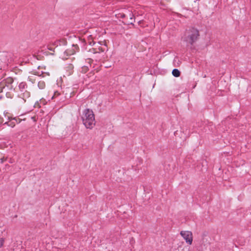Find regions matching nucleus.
<instances>
[{"label":"nucleus","instance_id":"9d476101","mask_svg":"<svg viewBox=\"0 0 251 251\" xmlns=\"http://www.w3.org/2000/svg\"><path fill=\"white\" fill-rule=\"evenodd\" d=\"M4 242V239L3 238H0V248H1Z\"/></svg>","mask_w":251,"mask_h":251},{"label":"nucleus","instance_id":"f03ea898","mask_svg":"<svg viewBox=\"0 0 251 251\" xmlns=\"http://www.w3.org/2000/svg\"><path fill=\"white\" fill-rule=\"evenodd\" d=\"M199 36V31L197 29L191 28L186 31L185 41L187 43L192 45L197 40Z\"/></svg>","mask_w":251,"mask_h":251},{"label":"nucleus","instance_id":"4468645a","mask_svg":"<svg viewBox=\"0 0 251 251\" xmlns=\"http://www.w3.org/2000/svg\"><path fill=\"white\" fill-rule=\"evenodd\" d=\"M120 17L122 18H124L127 16V15L126 14H124V13L120 14Z\"/></svg>","mask_w":251,"mask_h":251},{"label":"nucleus","instance_id":"f3484780","mask_svg":"<svg viewBox=\"0 0 251 251\" xmlns=\"http://www.w3.org/2000/svg\"><path fill=\"white\" fill-rule=\"evenodd\" d=\"M83 69H84V71H85L87 70V68H83Z\"/></svg>","mask_w":251,"mask_h":251},{"label":"nucleus","instance_id":"9b49d317","mask_svg":"<svg viewBox=\"0 0 251 251\" xmlns=\"http://www.w3.org/2000/svg\"><path fill=\"white\" fill-rule=\"evenodd\" d=\"M7 82L8 83H12L13 82V79L12 78H8L6 80Z\"/></svg>","mask_w":251,"mask_h":251},{"label":"nucleus","instance_id":"20e7f679","mask_svg":"<svg viewBox=\"0 0 251 251\" xmlns=\"http://www.w3.org/2000/svg\"><path fill=\"white\" fill-rule=\"evenodd\" d=\"M181 236L189 245H191L193 241L192 233L189 231H181L180 233Z\"/></svg>","mask_w":251,"mask_h":251},{"label":"nucleus","instance_id":"dca6fc26","mask_svg":"<svg viewBox=\"0 0 251 251\" xmlns=\"http://www.w3.org/2000/svg\"><path fill=\"white\" fill-rule=\"evenodd\" d=\"M83 69H84V71H85L87 70V68H83Z\"/></svg>","mask_w":251,"mask_h":251},{"label":"nucleus","instance_id":"a211bd4d","mask_svg":"<svg viewBox=\"0 0 251 251\" xmlns=\"http://www.w3.org/2000/svg\"><path fill=\"white\" fill-rule=\"evenodd\" d=\"M3 121L2 120H0V123H2Z\"/></svg>","mask_w":251,"mask_h":251},{"label":"nucleus","instance_id":"7ed1b4c3","mask_svg":"<svg viewBox=\"0 0 251 251\" xmlns=\"http://www.w3.org/2000/svg\"><path fill=\"white\" fill-rule=\"evenodd\" d=\"M79 50V47L77 45L73 44L71 47L67 49L64 52V55L62 56V57L66 58V56H70L75 54L76 51H78Z\"/></svg>","mask_w":251,"mask_h":251},{"label":"nucleus","instance_id":"0eeeda50","mask_svg":"<svg viewBox=\"0 0 251 251\" xmlns=\"http://www.w3.org/2000/svg\"><path fill=\"white\" fill-rule=\"evenodd\" d=\"M26 87V84L25 82H21L19 85V88L22 92L24 91Z\"/></svg>","mask_w":251,"mask_h":251},{"label":"nucleus","instance_id":"f8f14e48","mask_svg":"<svg viewBox=\"0 0 251 251\" xmlns=\"http://www.w3.org/2000/svg\"><path fill=\"white\" fill-rule=\"evenodd\" d=\"M128 14H129V17L130 18V19L132 21L133 20V14L128 12Z\"/></svg>","mask_w":251,"mask_h":251},{"label":"nucleus","instance_id":"f257e3e1","mask_svg":"<svg viewBox=\"0 0 251 251\" xmlns=\"http://www.w3.org/2000/svg\"><path fill=\"white\" fill-rule=\"evenodd\" d=\"M81 119L83 125L87 128L92 129L95 126V116L92 110L85 109L83 111Z\"/></svg>","mask_w":251,"mask_h":251},{"label":"nucleus","instance_id":"1a4fd4ad","mask_svg":"<svg viewBox=\"0 0 251 251\" xmlns=\"http://www.w3.org/2000/svg\"><path fill=\"white\" fill-rule=\"evenodd\" d=\"M38 86L40 89H43L45 87V83L43 81H40L38 83Z\"/></svg>","mask_w":251,"mask_h":251},{"label":"nucleus","instance_id":"ddd939ff","mask_svg":"<svg viewBox=\"0 0 251 251\" xmlns=\"http://www.w3.org/2000/svg\"><path fill=\"white\" fill-rule=\"evenodd\" d=\"M59 95L60 94L57 91L55 92L54 93V95L52 97V99L55 98L56 97L59 96Z\"/></svg>","mask_w":251,"mask_h":251},{"label":"nucleus","instance_id":"2eb2a0df","mask_svg":"<svg viewBox=\"0 0 251 251\" xmlns=\"http://www.w3.org/2000/svg\"><path fill=\"white\" fill-rule=\"evenodd\" d=\"M4 160H5V159L4 158L3 159H1V162L2 163L4 161Z\"/></svg>","mask_w":251,"mask_h":251},{"label":"nucleus","instance_id":"423d86ee","mask_svg":"<svg viewBox=\"0 0 251 251\" xmlns=\"http://www.w3.org/2000/svg\"><path fill=\"white\" fill-rule=\"evenodd\" d=\"M172 74L175 77H178L180 75V72L178 69H175L172 71Z\"/></svg>","mask_w":251,"mask_h":251},{"label":"nucleus","instance_id":"6e6552de","mask_svg":"<svg viewBox=\"0 0 251 251\" xmlns=\"http://www.w3.org/2000/svg\"><path fill=\"white\" fill-rule=\"evenodd\" d=\"M104 47H99L98 49L99 51H97L96 52H104L105 50H107V46L105 44H104Z\"/></svg>","mask_w":251,"mask_h":251},{"label":"nucleus","instance_id":"39448f33","mask_svg":"<svg viewBox=\"0 0 251 251\" xmlns=\"http://www.w3.org/2000/svg\"><path fill=\"white\" fill-rule=\"evenodd\" d=\"M20 121L21 120L20 119H17L16 118H14L11 119V120L8 122H5L4 124H7L8 126L13 127L15 126L16 123H19Z\"/></svg>","mask_w":251,"mask_h":251}]
</instances>
